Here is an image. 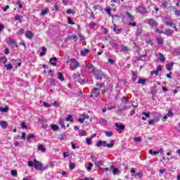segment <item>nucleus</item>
<instances>
[{
    "mask_svg": "<svg viewBox=\"0 0 180 180\" xmlns=\"http://www.w3.org/2000/svg\"><path fill=\"white\" fill-rule=\"evenodd\" d=\"M80 136H86V131H82L80 133Z\"/></svg>",
    "mask_w": 180,
    "mask_h": 180,
    "instance_id": "nucleus-63",
    "label": "nucleus"
},
{
    "mask_svg": "<svg viewBox=\"0 0 180 180\" xmlns=\"http://www.w3.org/2000/svg\"><path fill=\"white\" fill-rule=\"evenodd\" d=\"M11 175L13 176H18V172L16 170H11Z\"/></svg>",
    "mask_w": 180,
    "mask_h": 180,
    "instance_id": "nucleus-43",
    "label": "nucleus"
},
{
    "mask_svg": "<svg viewBox=\"0 0 180 180\" xmlns=\"http://www.w3.org/2000/svg\"><path fill=\"white\" fill-rule=\"evenodd\" d=\"M131 173L132 174L131 176H136V174H136V169H134V168H131Z\"/></svg>",
    "mask_w": 180,
    "mask_h": 180,
    "instance_id": "nucleus-49",
    "label": "nucleus"
},
{
    "mask_svg": "<svg viewBox=\"0 0 180 180\" xmlns=\"http://www.w3.org/2000/svg\"><path fill=\"white\" fill-rule=\"evenodd\" d=\"M146 22L150 25L151 27H154L158 25L157 22L154 19H148L146 20Z\"/></svg>",
    "mask_w": 180,
    "mask_h": 180,
    "instance_id": "nucleus-5",
    "label": "nucleus"
},
{
    "mask_svg": "<svg viewBox=\"0 0 180 180\" xmlns=\"http://www.w3.org/2000/svg\"><path fill=\"white\" fill-rule=\"evenodd\" d=\"M79 38L81 41H84L85 40V37H84V35H82V34H79Z\"/></svg>",
    "mask_w": 180,
    "mask_h": 180,
    "instance_id": "nucleus-44",
    "label": "nucleus"
},
{
    "mask_svg": "<svg viewBox=\"0 0 180 180\" xmlns=\"http://www.w3.org/2000/svg\"><path fill=\"white\" fill-rule=\"evenodd\" d=\"M90 27H95V26H96V23H95L94 22H91L89 24Z\"/></svg>",
    "mask_w": 180,
    "mask_h": 180,
    "instance_id": "nucleus-58",
    "label": "nucleus"
},
{
    "mask_svg": "<svg viewBox=\"0 0 180 180\" xmlns=\"http://www.w3.org/2000/svg\"><path fill=\"white\" fill-rule=\"evenodd\" d=\"M165 25L167 26H172V25H174V22L172 21V20H168L165 21Z\"/></svg>",
    "mask_w": 180,
    "mask_h": 180,
    "instance_id": "nucleus-25",
    "label": "nucleus"
},
{
    "mask_svg": "<svg viewBox=\"0 0 180 180\" xmlns=\"http://www.w3.org/2000/svg\"><path fill=\"white\" fill-rule=\"evenodd\" d=\"M103 142L102 141H98L96 146L97 147H101V146H103Z\"/></svg>",
    "mask_w": 180,
    "mask_h": 180,
    "instance_id": "nucleus-56",
    "label": "nucleus"
},
{
    "mask_svg": "<svg viewBox=\"0 0 180 180\" xmlns=\"http://www.w3.org/2000/svg\"><path fill=\"white\" fill-rule=\"evenodd\" d=\"M93 72L94 74L96 79L98 81H102V79L105 77L103 72H102L101 70H98L96 68H93Z\"/></svg>",
    "mask_w": 180,
    "mask_h": 180,
    "instance_id": "nucleus-1",
    "label": "nucleus"
},
{
    "mask_svg": "<svg viewBox=\"0 0 180 180\" xmlns=\"http://www.w3.org/2000/svg\"><path fill=\"white\" fill-rule=\"evenodd\" d=\"M0 126L3 129H6L8 127V122L6 121H0Z\"/></svg>",
    "mask_w": 180,
    "mask_h": 180,
    "instance_id": "nucleus-12",
    "label": "nucleus"
},
{
    "mask_svg": "<svg viewBox=\"0 0 180 180\" xmlns=\"http://www.w3.org/2000/svg\"><path fill=\"white\" fill-rule=\"evenodd\" d=\"M15 20H18L20 22V23H22V19H20V16L17 15H15Z\"/></svg>",
    "mask_w": 180,
    "mask_h": 180,
    "instance_id": "nucleus-48",
    "label": "nucleus"
},
{
    "mask_svg": "<svg viewBox=\"0 0 180 180\" xmlns=\"http://www.w3.org/2000/svg\"><path fill=\"white\" fill-rule=\"evenodd\" d=\"M65 120L66 122H71V123H74V119L72 118V115H68Z\"/></svg>",
    "mask_w": 180,
    "mask_h": 180,
    "instance_id": "nucleus-21",
    "label": "nucleus"
},
{
    "mask_svg": "<svg viewBox=\"0 0 180 180\" xmlns=\"http://www.w3.org/2000/svg\"><path fill=\"white\" fill-rule=\"evenodd\" d=\"M94 164L96 167H97L98 168H101V167L103 165V162L102 160H98V161H96Z\"/></svg>",
    "mask_w": 180,
    "mask_h": 180,
    "instance_id": "nucleus-16",
    "label": "nucleus"
},
{
    "mask_svg": "<svg viewBox=\"0 0 180 180\" xmlns=\"http://www.w3.org/2000/svg\"><path fill=\"white\" fill-rule=\"evenodd\" d=\"M25 37H27V39L32 40V39H33V37H34V34H33L32 32L27 31L25 32Z\"/></svg>",
    "mask_w": 180,
    "mask_h": 180,
    "instance_id": "nucleus-9",
    "label": "nucleus"
},
{
    "mask_svg": "<svg viewBox=\"0 0 180 180\" xmlns=\"http://www.w3.org/2000/svg\"><path fill=\"white\" fill-rule=\"evenodd\" d=\"M99 91H101V88H94L91 91V96L94 98H98V96H99L101 94Z\"/></svg>",
    "mask_w": 180,
    "mask_h": 180,
    "instance_id": "nucleus-3",
    "label": "nucleus"
},
{
    "mask_svg": "<svg viewBox=\"0 0 180 180\" xmlns=\"http://www.w3.org/2000/svg\"><path fill=\"white\" fill-rule=\"evenodd\" d=\"M98 123L100 124H103V126H106V124H108V121L103 118H101L99 120Z\"/></svg>",
    "mask_w": 180,
    "mask_h": 180,
    "instance_id": "nucleus-18",
    "label": "nucleus"
},
{
    "mask_svg": "<svg viewBox=\"0 0 180 180\" xmlns=\"http://www.w3.org/2000/svg\"><path fill=\"white\" fill-rule=\"evenodd\" d=\"M142 115H143V116H146V117H150V112H142Z\"/></svg>",
    "mask_w": 180,
    "mask_h": 180,
    "instance_id": "nucleus-51",
    "label": "nucleus"
},
{
    "mask_svg": "<svg viewBox=\"0 0 180 180\" xmlns=\"http://www.w3.org/2000/svg\"><path fill=\"white\" fill-rule=\"evenodd\" d=\"M70 39H72V40H75V41H77V40H78V36L72 35V36H70Z\"/></svg>",
    "mask_w": 180,
    "mask_h": 180,
    "instance_id": "nucleus-40",
    "label": "nucleus"
},
{
    "mask_svg": "<svg viewBox=\"0 0 180 180\" xmlns=\"http://www.w3.org/2000/svg\"><path fill=\"white\" fill-rule=\"evenodd\" d=\"M127 18H129V19H130V20H134V17H133V15H131V14H130V13L127 12L126 13Z\"/></svg>",
    "mask_w": 180,
    "mask_h": 180,
    "instance_id": "nucleus-35",
    "label": "nucleus"
},
{
    "mask_svg": "<svg viewBox=\"0 0 180 180\" xmlns=\"http://www.w3.org/2000/svg\"><path fill=\"white\" fill-rule=\"evenodd\" d=\"M121 51H123L124 53H128V51H130V49H129V47L122 45L121 46Z\"/></svg>",
    "mask_w": 180,
    "mask_h": 180,
    "instance_id": "nucleus-15",
    "label": "nucleus"
},
{
    "mask_svg": "<svg viewBox=\"0 0 180 180\" xmlns=\"http://www.w3.org/2000/svg\"><path fill=\"white\" fill-rule=\"evenodd\" d=\"M22 136L20 137V139L21 140H25V139H26V133H25V132H22Z\"/></svg>",
    "mask_w": 180,
    "mask_h": 180,
    "instance_id": "nucleus-54",
    "label": "nucleus"
},
{
    "mask_svg": "<svg viewBox=\"0 0 180 180\" xmlns=\"http://www.w3.org/2000/svg\"><path fill=\"white\" fill-rule=\"evenodd\" d=\"M115 126L119 130H124V125L119 124L117 123L115 124Z\"/></svg>",
    "mask_w": 180,
    "mask_h": 180,
    "instance_id": "nucleus-23",
    "label": "nucleus"
},
{
    "mask_svg": "<svg viewBox=\"0 0 180 180\" xmlns=\"http://www.w3.org/2000/svg\"><path fill=\"white\" fill-rule=\"evenodd\" d=\"M24 33V30L23 29H20L18 32H17V34H23Z\"/></svg>",
    "mask_w": 180,
    "mask_h": 180,
    "instance_id": "nucleus-55",
    "label": "nucleus"
},
{
    "mask_svg": "<svg viewBox=\"0 0 180 180\" xmlns=\"http://www.w3.org/2000/svg\"><path fill=\"white\" fill-rule=\"evenodd\" d=\"M105 136H107V137H112V136H113V133H112V131H106Z\"/></svg>",
    "mask_w": 180,
    "mask_h": 180,
    "instance_id": "nucleus-38",
    "label": "nucleus"
},
{
    "mask_svg": "<svg viewBox=\"0 0 180 180\" xmlns=\"http://www.w3.org/2000/svg\"><path fill=\"white\" fill-rule=\"evenodd\" d=\"M169 9H174L175 11V15L176 16H180V10H177L176 8H175V7L170 6Z\"/></svg>",
    "mask_w": 180,
    "mask_h": 180,
    "instance_id": "nucleus-17",
    "label": "nucleus"
},
{
    "mask_svg": "<svg viewBox=\"0 0 180 180\" xmlns=\"http://www.w3.org/2000/svg\"><path fill=\"white\" fill-rule=\"evenodd\" d=\"M74 79L77 82H79V84H82V80H81V75L79 74H75L73 75Z\"/></svg>",
    "mask_w": 180,
    "mask_h": 180,
    "instance_id": "nucleus-7",
    "label": "nucleus"
},
{
    "mask_svg": "<svg viewBox=\"0 0 180 180\" xmlns=\"http://www.w3.org/2000/svg\"><path fill=\"white\" fill-rule=\"evenodd\" d=\"M71 61H72V63H73L72 66H73L75 70H76V68H78V67H79V63H78L77 61V60L72 59Z\"/></svg>",
    "mask_w": 180,
    "mask_h": 180,
    "instance_id": "nucleus-11",
    "label": "nucleus"
},
{
    "mask_svg": "<svg viewBox=\"0 0 180 180\" xmlns=\"http://www.w3.org/2000/svg\"><path fill=\"white\" fill-rule=\"evenodd\" d=\"M58 137L60 140H64V139H67V135L65 134H60Z\"/></svg>",
    "mask_w": 180,
    "mask_h": 180,
    "instance_id": "nucleus-30",
    "label": "nucleus"
},
{
    "mask_svg": "<svg viewBox=\"0 0 180 180\" xmlns=\"http://www.w3.org/2000/svg\"><path fill=\"white\" fill-rule=\"evenodd\" d=\"M135 176L141 178L143 176V174H141V172H137Z\"/></svg>",
    "mask_w": 180,
    "mask_h": 180,
    "instance_id": "nucleus-61",
    "label": "nucleus"
},
{
    "mask_svg": "<svg viewBox=\"0 0 180 180\" xmlns=\"http://www.w3.org/2000/svg\"><path fill=\"white\" fill-rule=\"evenodd\" d=\"M34 137V134H30L27 136V141H30V139H33Z\"/></svg>",
    "mask_w": 180,
    "mask_h": 180,
    "instance_id": "nucleus-45",
    "label": "nucleus"
},
{
    "mask_svg": "<svg viewBox=\"0 0 180 180\" xmlns=\"http://www.w3.org/2000/svg\"><path fill=\"white\" fill-rule=\"evenodd\" d=\"M157 42L158 44L162 45V44H164V39H162V38H158L157 39Z\"/></svg>",
    "mask_w": 180,
    "mask_h": 180,
    "instance_id": "nucleus-37",
    "label": "nucleus"
},
{
    "mask_svg": "<svg viewBox=\"0 0 180 180\" xmlns=\"http://www.w3.org/2000/svg\"><path fill=\"white\" fill-rule=\"evenodd\" d=\"M111 169H112V174L114 175H116V174H119V172H120V170H119V169L115 168V166L113 165L111 166Z\"/></svg>",
    "mask_w": 180,
    "mask_h": 180,
    "instance_id": "nucleus-19",
    "label": "nucleus"
},
{
    "mask_svg": "<svg viewBox=\"0 0 180 180\" xmlns=\"http://www.w3.org/2000/svg\"><path fill=\"white\" fill-rule=\"evenodd\" d=\"M83 119L85 120V119H89V115L86 114L83 115Z\"/></svg>",
    "mask_w": 180,
    "mask_h": 180,
    "instance_id": "nucleus-62",
    "label": "nucleus"
},
{
    "mask_svg": "<svg viewBox=\"0 0 180 180\" xmlns=\"http://www.w3.org/2000/svg\"><path fill=\"white\" fill-rule=\"evenodd\" d=\"M21 127H22V129H27V126H26V122H25V121H23L21 123Z\"/></svg>",
    "mask_w": 180,
    "mask_h": 180,
    "instance_id": "nucleus-46",
    "label": "nucleus"
},
{
    "mask_svg": "<svg viewBox=\"0 0 180 180\" xmlns=\"http://www.w3.org/2000/svg\"><path fill=\"white\" fill-rule=\"evenodd\" d=\"M88 53H89V49H84V50L81 51V54H82V56H83V57H84V56H86V54H88Z\"/></svg>",
    "mask_w": 180,
    "mask_h": 180,
    "instance_id": "nucleus-26",
    "label": "nucleus"
},
{
    "mask_svg": "<svg viewBox=\"0 0 180 180\" xmlns=\"http://www.w3.org/2000/svg\"><path fill=\"white\" fill-rule=\"evenodd\" d=\"M108 63H110V64H115V60H113V59L112 58H109Z\"/></svg>",
    "mask_w": 180,
    "mask_h": 180,
    "instance_id": "nucleus-64",
    "label": "nucleus"
},
{
    "mask_svg": "<svg viewBox=\"0 0 180 180\" xmlns=\"http://www.w3.org/2000/svg\"><path fill=\"white\" fill-rule=\"evenodd\" d=\"M173 67H174V62H172L170 64H168L166 65V69L168 71H171V70H172Z\"/></svg>",
    "mask_w": 180,
    "mask_h": 180,
    "instance_id": "nucleus-22",
    "label": "nucleus"
},
{
    "mask_svg": "<svg viewBox=\"0 0 180 180\" xmlns=\"http://www.w3.org/2000/svg\"><path fill=\"white\" fill-rule=\"evenodd\" d=\"M155 123H157V120H150L148 121V124H154Z\"/></svg>",
    "mask_w": 180,
    "mask_h": 180,
    "instance_id": "nucleus-47",
    "label": "nucleus"
},
{
    "mask_svg": "<svg viewBox=\"0 0 180 180\" xmlns=\"http://www.w3.org/2000/svg\"><path fill=\"white\" fill-rule=\"evenodd\" d=\"M51 128L52 129V130H53V131H57V130H58V126L56 125V124H51Z\"/></svg>",
    "mask_w": 180,
    "mask_h": 180,
    "instance_id": "nucleus-28",
    "label": "nucleus"
},
{
    "mask_svg": "<svg viewBox=\"0 0 180 180\" xmlns=\"http://www.w3.org/2000/svg\"><path fill=\"white\" fill-rule=\"evenodd\" d=\"M132 75H133L132 81H136L137 79V75H136L135 72H133Z\"/></svg>",
    "mask_w": 180,
    "mask_h": 180,
    "instance_id": "nucleus-52",
    "label": "nucleus"
},
{
    "mask_svg": "<svg viewBox=\"0 0 180 180\" xmlns=\"http://www.w3.org/2000/svg\"><path fill=\"white\" fill-rule=\"evenodd\" d=\"M167 116H168V117H172V116H174V114L172 113V110H168Z\"/></svg>",
    "mask_w": 180,
    "mask_h": 180,
    "instance_id": "nucleus-41",
    "label": "nucleus"
},
{
    "mask_svg": "<svg viewBox=\"0 0 180 180\" xmlns=\"http://www.w3.org/2000/svg\"><path fill=\"white\" fill-rule=\"evenodd\" d=\"M67 13H68V15H71V13H73V15H74V13H75V12L72 10L68 9Z\"/></svg>",
    "mask_w": 180,
    "mask_h": 180,
    "instance_id": "nucleus-53",
    "label": "nucleus"
},
{
    "mask_svg": "<svg viewBox=\"0 0 180 180\" xmlns=\"http://www.w3.org/2000/svg\"><path fill=\"white\" fill-rule=\"evenodd\" d=\"M33 165H34V162L32 161H28V166L33 167Z\"/></svg>",
    "mask_w": 180,
    "mask_h": 180,
    "instance_id": "nucleus-59",
    "label": "nucleus"
},
{
    "mask_svg": "<svg viewBox=\"0 0 180 180\" xmlns=\"http://www.w3.org/2000/svg\"><path fill=\"white\" fill-rule=\"evenodd\" d=\"M159 71H162V67L158 66L157 67V70H154V71L150 72V75H154V74H155L156 75H158Z\"/></svg>",
    "mask_w": 180,
    "mask_h": 180,
    "instance_id": "nucleus-10",
    "label": "nucleus"
},
{
    "mask_svg": "<svg viewBox=\"0 0 180 180\" xmlns=\"http://www.w3.org/2000/svg\"><path fill=\"white\" fill-rule=\"evenodd\" d=\"M92 167H94V164L89 162V166L87 167V171H91L92 169Z\"/></svg>",
    "mask_w": 180,
    "mask_h": 180,
    "instance_id": "nucleus-39",
    "label": "nucleus"
},
{
    "mask_svg": "<svg viewBox=\"0 0 180 180\" xmlns=\"http://www.w3.org/2000/svg\"><path fill=\"white\" fill-rule=\"evenodd\" d=\"M69 25H75V23L71 20V18H68Z\"/></svg>",
    "mask_w": 180,
    "mask_h": 180,
    "instance_id": "nucleus-57",
    "label": "nucleus"
},
{
    "mask_svg": "<svg viewBox=\"0 0 180 180\" xmlns=\"http://www.w3.org/2000/svg\"><path fill=\"white\" fill-rule=\"evenodd\" d=\"M58 79H59L60 81H65V79H64V77H63L62 72L58 73Z\"/></svg>",
    "mask_w": 180,
    "mask_h": 180,
    "instance_id": "nucleus-24",
    "label": "nucleus"
},
{
    "mask_svg": "<svg viewBox=\"0 0 180 180\" xmlns=\"http://www.w3.org/2000/svg\"><path fill=\"white\" fill-rule=\"evenodd\" d=\"M147 80L146 79H139L138 80V84H141V85H146V82Z\"/></svg>",
    "mask_w": 180,
    "mask_h": 180,
    "instance_id": "nucleus-27",
    "label": "nucleus"
},
{
    "mask_svg": "<svg viewBox=\"0 0 180 180\" xmlns=\"http://www.w3.org/2000/svg\"><path fill=\"white\" fill-rule=\"evenodd\" d=\"M159 56L160 60L164 63V61H165V57H164V55L162 53H159Z\"/></svg>",
    "mask_w": 180,
    "mask_h": 180,
    "instance_id": "nucleus-32",
    "label": "nucleus"
},
{
    "mask_svg": "<svg viewBox=\"0 0 180 180\" xmlns=\"http://www.w3.org/2000/svg\"><path fill=\"white\" fill-rule=\"evenodd\" d=\"M103 146L104 147H108V148H112V147H113V146H115V143H113V140L111 141V144L108 143V142L106 141H103Z\"/></svg>",
    "mask_w": 180,
    "mask_h": 180,
    "instance_id": "nucleus-6",
    "label": "nucleus"
},
{
    "mask_svg": "<svg viewBox=\"0 0 180 180\" xmlns=\"http://www.w3.org/2000/svg\"><path fill=\"white\" fill-rule=\"evenodd\" d=\"M59 124H60L61 127L63 129H65V124H64V120H59Z\"/></svg>",
    "mask_w": 180,
    "mask_h": 180,
    "instance_id": "nucleus-34",
    "label": "nucleus"
},
{
    "mask_svg": "<svg viewBox=\"0 0 180 180\" xmlns=\"http://www.w3.org/2000/svg\"><path fill=\"white\" fill-rule=\"evenodd\" d=\"M136 11L141 13V15H144V13H147V10L143 6H139V7H137L136 8Z\"/></svg>",
    "mask_w": 180,
    "mask_h": 180,
    "instance_id": "nucleus-4",
    "label": "nucleus"
},
{
    "mask_svg": "<svg viewBox=\"0 0 180 180\" xmlns=\"http://www.w3.org/2000/svg\"><path fill=\"white\" fill-rule=\"evenodd\" d=\"M86 144H88V146H91V144L92 143L91 141V139L86 138Z\"/></svg>",
    "mask_w": 180,
    "mask_h": 180,
    "instance_id": "nucleus-50",
    "label": "nucleus"
},
{
    "mask_svg": "<svg viewBox=\"0 0 180 180\" xmlns=\"http://www.w3.org/2000/svg\"><path fill=\"white\" fill-rule=\"evenodd\" d=\"M0 110L1 112H4V113H8V112L9 111V107L8 106H6L5 108L0 107Z\"/></svg>",
    "mask_w": 180,
    "mask_h": 180,
    "instance_id": "nucleus-20",
    "label": "nucleus"
},
{
    "mask_svg": "<svg viewBox=\"0 0 180 180\" xmlns=\"http://www.w3.org/2000/svg\"><path fill=\"white\" fill-rule=\"evenodd\" d=\"M34 167L37 171H43L44 169H47V168L43 169V164L37 161L36 159L34 160Z\"/></svg>",
    "mask_w": 180,
    "mask_h": 180,
    "instance_id": "nucleus-2",
    "label": "nucleus"
},
{
    "mask_svg": "<svg viewBox=\"0 0 180 180\" xmlns=\"http://www.w3.org/2000/svg\"><path fill=\"white\" fill-rule=\"evenodd\" d=\"M134 141H136V143H141V137L136 136V137L134 138Z\"/></svg>",
    "mask_w": 180,
    "mask_h": 180,
    "instance_id": "nucleus-36",
    "label": "nucleus"
},
{
    "mask_svg": "<svg viewBox=\"0 0 180 180\" xmlns=\"http://www.w3.org/2000/svg\"><path fill=\"white\" fill-rule=\"evenodd\" d=\"M174 33V30H169V28H166L165 31H163V34H166V36H171Z\"/></svg>",
    "mask_w": 180,
    "mask_h": 180,
    "instance_id": "nucleus-8",
    "label": "nucleus"
},
{
    "mask_svg": "<svg viewBox=\"0 0 180 180\" xmlns=\"http://www.w3.org/2000/svg\"><path fill=\"white\" fill-rule=\"evenodd\" d=\"M38 150H39L40 151H43V153L46 151V148L41 144L38 145Z\"/></svg>",
    "mask_w": 180,
    "mask_h": 180,
    "instance_id": "nucleus-29",
    "label": "nucleus"
},
{
    "mask_svg": "<svg viewBox=\"0 0 180 180\" xmlns=\"http://www.w3.org/2000/svg\"><path fill=\"white\" fill-rule=\"evenodd\" d=\"M70 169H74L75 168V164H74L73 162H70Z\"/></svg>",
    "mask_w": 180,
    "mask_h": 180,
    "instance_id": "nucleus-42",
    "label": "nucleus"
},
{
    "mask_svg": "<svg viewBox=\"0 0 180 180\" xmlns=\"http://www.w3.org/2000/svg\"><path fill=\"white\" fill-rule=\"evenodd\" d=\"M5 68H6V70H12L13 68V66L12 65L11 63H9L8 65H5Z\"/></svg>",
    "mask_w": 180,
    "mask_h": 180,
    "instance_id": "nucleus-31",
    "label": "nucleus"
},
{
    "mask_svg": "<svg viewBox=\"0 0 180 180\" xmlns=\"http://www.w3.org/2000/svg\"><path fill=\"white\" fill-rule=\"evenodd\" d=\"M142 32H143V30L141 28L138 27L136 30V36L137 37L141 36Z\"/></svg>",
    "mask_w": 180,
    "mask_h": 180,
    "instance_id": "nucleus-33",
    "label": "nucleus"
},
{
    "mask_svg": "<svg viewBox=\"0 0 180 180\" xmlns=\"http://www.w3.org/2000/svg\"><path fill=\"white\" fill-rule=\"evenodd\" d=\"M56 61H57V58L54 57L53 58L50 59L49 63L51 64V65H53V67H56V65H57V63H56Z\"/></svg>",
    "mask_w": 180,
    "mask_h": 180,
    "instance_id": "nucleus-13",
    "label": "nucleus"
},
{
    "mask_svg": "<svg viewBox=\"0 0 180 180\" xmlns=\"http://www.w3.org/2000/svg\"><path fill=\"white\" fill-rule=\"evenodd\" d=\"M8 44H11L13 47V46H15V47H18V45H16V41H15V39L10 38Z\"/></svg>",
    "mask_w": 180,
    "mask_h": 180,
    "instance_id": "nucleus-14",
    "label": "nucleus"
},
{
    "mask_svg": "<svg viewBox=\"0 0 180 180\" xmlns=\"http://www.w3.org/2000/svg\"><path fill=\"white\" fill-rule=\"evenodd\" d=\"M41 15H47V9L42 10L41 11Z\"/></svg>",
    "mask_w": 180,
    "mask_h": 180,
    "instance_id": "nucleus-60",
    "label": "nucleus"
}]
</instances>
